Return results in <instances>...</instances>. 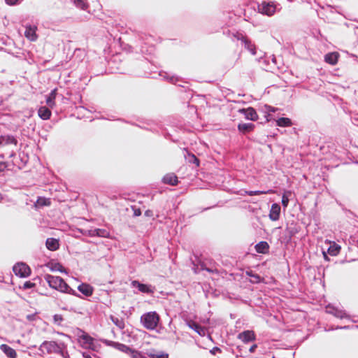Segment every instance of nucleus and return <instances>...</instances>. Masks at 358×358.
<instances>
[{"label":"nucleus","instance_id":"15","mask_svg":"<svg viewBox=\"0 0 358 358\" xmlns=\"http://www.w3.org/2000/svg\"><path fill=\"white\" fill-rule=\"evenodd\" d=\"M78 289L86 296L92 295L94 288L89 284L82 283L78 287Z\"/></svg>","mask_w":358,"mask_h":358},{"label":"nucleus","instance_id":"51","mask_svg":"<svg viewBox=\"0 0 358 358\" xmlns=\"http://www.w3.org/2000/svg\"><path fill=\"white\" fill-rule=\"evenodd\" d=\"M3 196L2 194L0 193V202L3 200Z\"/></svg>","mask_w":358,"mask_h":358},{"label":"nucleus","instance_id":"5","mask_svg":"<svg viewBox=\"0 0 358 358\" xmlns=\"http://www.w3.org/2000/svg\"><path fill=\"white\" fill-rule=\"evenodd\" d=\"M78 342L81 347L86 349H94V338L86 333H83L78 338Z\"/></svg>","mask_w":358,"mask_h":358},{"label":"nucleus","instance_id":"38","mask_svg":"<svg viewBox=\"0 0 358 358\" xmlns=\"http://www.w3.org/2000/svg\"><path fill=\"white\" fill-rule=\"evenodd\" d=\"M288 203H289V198L288 196L286 195V194H284L282 196V206L286 208L288 205Z\"/></svg>","mask_w":358,"mask_h":358},{"label":"nucleus","instance_id":"44","mask_svg":"<svg viewBox=\"0 0 358 358\" xmlns=\"http://www.w3.org/2000/svg\"><path fill=\"white\" fill-rule=\"evenodd\" d=\"M257 348V344H254V345H252L250 348V349H249L250 352H251V353L254 352L255 351V350H256V348Z\"/></svg>","mask_w":358,"mask_h":358},{"label":"nucleus","instance_id":"49","mask_svg":"<svg viewBox=\"0 0 358 358\" xmlns=\"http://www.w3.org/2000/svg\"><path fill=\"white\" fill-rule=\"evenodd\" d=\"M269 111L275 112V108H274L270 107V108H269Z\"/></svg>","mask_w":358,"mask_h":358},{"label":"nucleus","instance_id":"37","mask_svg":"<svg viewBox=\"0 0 358 358\" xmlns=\"http://www.w3.org/2000/svg\"><path fill=\"white\" fill-rule=\"evenodd\" d=\"M54 323L57 325H60L63 321V317L61 315L56 314L53 317Z\"/></svg>","mask_w":358,"mask_h":358},{"label":"nucleus","instance_id":"53","mask_svg":"<svg viewBox=\"0 0 358 358\" xmlns=\"http://www.w3.org/2000/svg\"><path fill=\"white\" fill-rule=\"evenodd\" d=\"M49 358H52V357H49Z\"/></svg>","mask_w":358,"mask_h":358},{"label":"nucleus","instance_id":"22","mask_svg":"<svg viewBox=\"0 0 358 358\" xmlns=\"http://www.w3.org/2000/svg\"><path fill=\"white\" fill-rule=\"evenodd\" d=\"M245 274L251 278L250 280L252 283H259L264 281V278L251 270L247 271Z\"/></svg>","mask_w":358,"mask_h":358},{"label":"nucleus","instance_id":"13","mask_svg":"<svg viewBox=\"0 0 358 358\" xmlns=\"http://www.w3.org/2000/svg\"><path fill=\"white\" fill-rule=\"evenodd\" d=\"M327 313L334 315L338 318L343 319L346 317V313L344 310L338 309L334 306H328L326 308Z\"/></svg>","mask_w":358,"mask_h":358},{"label":"nucleus","instance_id":"28","mask_svg":"<svg viewBox=\"0 0 358 358\" xmlns=\"http://www.w3.org/2000/svg\"><path fill=\"white\" fill-rule=\"evenodd\" d=\"M341 250V246L334 242L331 244L328 249V253L331 256H336Z\"/></svg>","mask_w":358,"mask_h":358},{"label":"nucleus","instance_id":"40","mask_svg":"<svg viewBox=\"0 0 358 358\" xmlns=\"http://www.w3.org/2000/svg\"><path fill=\"white\" fill-rule=\"evenodd\" d=\"M20 0H5L6 3L8 5H15L19 2Z\"/></svg>","mask_w":358,"mask_h":358},{"label":"nucleus","instance_id":"18","mask_svg":"<svg viewBox=\"0 0 358 358\" xmlns=\"http://www.w3.org/2000/svg\"><path fill=\"white\" fill-rule=\"evenodd\" d=\"M36 27H31L29 26L26 27L25 31H24V36L27 38H28L30 41H36L37 36L36 34Z\"/></svg>","mask_w":358,"mask_h":358},{"label":"nucleus","instance_id":"32","mask_svg":"<svg viewBox=\"0 0 358 358\" xmlns=\"http://www.w3.org/2000/svg\"><path fill=\"white\" fill-rule=\"evenodd\" d=\"M110 320L120 329H123L124 327V322L122 320H120L119 318L113 315H110Z\"/></svg>","mask_w":358,"mask_h":358},{"label":"nucleus","instance_id":"31","mask_svg":"<svg viewBox=\"0 0 358 358\" xmlns=\"http://www.w3.org/2000/svg\"><path fill=\"white\" fill-rule=\"evenodd\" d=\"M73 2L78 8L82 10H87L89 6L85 0H73Z\"/></svg>","mask_w":358,"mask_h":358},{"label":"nucleus","instance_id":"11","mask_svg":"<svg viewBox=\"0 0 358 358\" xmlns=\"http://www.w3.org/2000/svg\"><path fill=\"white\" fill-rule=\"evenodd\" d=\"M238 338L241 339L243 343H248L255 340L256 336L253 331H245L238 335Z\"/></svg>","mask_w":358,"mask_h":358},{"label":"nucleus","instance_id":"41","mask_svg":"<svg viewBox=\"0 0 358 358\" xmlns=\"http://www.w3.org/2000/svg\"><path fill=\"white\" fill-rule=\"evenodd\" d=\"M210 352L212 355H215L217 352H221V350L217 347H214Z\"/></svg>","mask_w":358,"mask_h":358},{"label":"nucleus","instance_id":"39","mask_svg":"<svg viewBox=\"0 0 358 358\" xmlns=\"http://www.w3.org/2000/svg\"><path fill=\"white\" fill-rule=\"evenodd\" d=\"M38 115L42 120H45V107H41L39 108Z\"/></svg>","mask_w":358,"mask_h":358},{"label":"nucleus","instance_id":"30","mask_svg":"<svg viewBox=\"0 0 358 358\" xmlns=\"http://www.w3.org/2000/svg\"><path fill=\"white\" fill-rule=\"evenodd\" d=\"M245 193L250 196H254V195L273 194V193H274V191L272 189H269L267 191H245Z\"/></svg>","mask_w":358,"mask_h":358},{"label":"nucleus","instance_id":"3","mask_svg":"<svg viewBox=\"0 0 358 358\" xmlns=\"http://www.w3.org/2000/svg\"><path fill=\"white\" fill-rule=\"evenodd\" d=\"M63 343L57 340L46 341V350L48 352L55 353L59 358H64L62 348Z\"/></svg>","mask_w":358,"mask_h":358},{"label":"nucleus","instance_id":"10","mask_svg":"<svg viewBox=\"0 0 358 358\" xmlns=\"http://www.w3.org/2000/svg\"><path fill=\"white\" fill-rule=\"evenodd\" d=\"M187 326L194 330L199 336H204L206 334V329L201 327L200 324L193 320H189L187 322Z\"/></svg>","mask_w":358,"mask_h":358},{"label":"nucleus","instance_id":"48","mask_svg":"<svg viewBox=\"0 0 358 358\" xmlns=\"http://www.w3.org/2000/svg\"><path fill=\"white\" fill-rule=\"evenodd\" d=\"M5 168V165L3 163L0 162V172L2 171Z\"/></svg>","mask_w":358,"mask_h":358},{"label":"nucleus","instance_id":"17","mask_svg":"<svg viewBox=\"0 0 358 358\" xmlns=\"http://www.w3.org/2000/svg\"><path fill=\"white\" fill-rule=\"evenodd\" d=\"M0 349L9 358H15L17 356L15 350L6 344H1Z\"/></svg>","mask_w":358,"mask_h":358},{"label":"nucleus","instance_id":"24","mask_svg":"<svg viewBox=\"0 0 358 358\" xmlns=\"http://www.w3.org/2000/svg\"><path fill=\"white\" fill-rule=\"evenodd\" d=\"M111 346H113V348L123 352H125L127 354H129L131 348H130L129 347L127 346L126 345L124 344H122V343H117V342H111L110 344Z\"/></svg>","mask_w":358,"mask_h":358},{"label":"nucleus","instance_id":"4","mask_svg":"<svg viewBox=\"0 0 358 358\" xmlns=\"http://www.w3.org/2000/svg\"><path fill=\"white\" fill-rule=\"evenodd\" d=\"M13 271L14 273L21 278H26L31 273L30 268L24 263L19 262L13 266Z\"/></svg>","mask_w":358,"mask_h":358},{"label":"nucleus","instance_id":"16","mask_svg":"<svg viewBox=\"0 0 358 358\" xmlns=\"http://www.w3.org/2000/svg\"><path fill=\"white\" fill-rule=\"evenodd\" d=\"M163 182L171 185H176L178 183V177L175 173H167L163 178Z\"/></svg>","mask_w":358,"mask_h":358},{"label":"nucleus","instance_id":"42","mask_svg":"<svg viewBox=\"0 0 358 358\" xmlns=\"http://www.w3.org/2000/svg\"><path fill=\"white\" fill-rule=\"evenodd\" d=\"M34 286V284L31 283V282H26L24 284V289H29V288H31Z\"/></svg>","mask_w":358,"mask_h":358},{"label":"nucleus","instance_id":"43","mask_svg":"<svg viewBox=\"0 0 358 358\" xmlns=\"http://www.w3.org/2000/svg\"><path fill=\"white\" fill-rule=\"evenodd\" d=\"M145 215L146 217H153V215H154L153 211L152 210H147L145 212Z\"/></svg>","mask_w":358,"mask_h":358},{"label":"nucleus","instance_id":"20","mask_svg":"<svg viewBox=\"0 0 358 358\" xmlns=\"http://www.w3.org/2000/svg\"><path fill=\"white\" fill-rule=\"evenodd\" d=\"M269 245L266 241H260L255 245V250L258 253L266 254L268 252Z\"/></svg>","mask_w":358,"mask_h":358},{"label":"nucleus","instance_id":"21","mask_svg":"<svg viewBox=\"0 0 358 358\" xmlns=\"http://www.w3.org/2000/svg\"><path fill=\"white\" fill-rule=\"evenodd\" d=\"M255 129V124L252 123H243L238 125V129L243 134H246L253 131Z\"/></svg>","mask_w":358,"mask_h":358},{"label":"nucleus","instance_id":"29","mask_svg":"<svg viewBox=\"0 0 358 358\" xmlns=\"http://www.w3.org/2000/svg\"><path fill=\"white\" fill-rule=\"evenodd\" d=\"M35 209L40 211L45 206V197L39 196L34 205Z\"/></svg>","mask_w":358,"mask_h":358},{"label":"nucleus","instance_id":"50","mask_svg":"<svg viewBox=\"0 0 358 358\" xmlns=\"http://www.w3.org/2000/svg\"><path fill=\"white\" fill-rule=\"evenodd\" d=\"M45 205H46V206L50 205V201H48V199H46V203H45Z\"/></svg>","mask_w":358,"mask_h":358},{"label":"nucleus","instance_id":"33","mask_svg":"<svg viewBox=\"0 0 358 358\" xmlns=\"http://www.w3.org/2000/svg\"><path fill=\"white\" fill-rule=\"evenodd\" d=\"M187 157L189 163L194 164L197 167L199 166V159L194 154L188 153Z\"/></svg>","mask_w":358,"mask_h":358},{"label":"nucleus","instance_id":"8","mask_svg":"<svg viewBox=\"0 0 358 358\" xmlns=\"http://www.w3.org/2000/svg\"><path fill=\"white\" fill-rule=\"evenodd\" d=\"M59 238H46V248L50 251H56L59 248Z\"/></svg>","mask_w":358,"mask_h":358},{"label":"nucleus","instance_id":"26","mask_svg":"<svg viewBox=\"0 0 358 358\" xmlns=\"http://www.w3.org/2000/svg\"><path fill=\"white\" fill-rule=\"evenodd\" d=\"M277 125L282 127H291L292 120L288 117H280L276 121Z\"/></svg>","mask_w":358,"mask_h":358},{"label":"nucleus","instance_id":"23","mask_svg":"<svg viewBox=\"0 0 358 358\" xmlns=\"http://www.w3.org/2000/svg\"><path fill=\"white\" fill-rule=\"evenodd\" d=\"M133 285L136 287L138 289V290L143 293L149 294V293L152 292V289H150V287L148 285H147L145 284L140 283L138 281H134Z\"/></svg>","mask_w":358,"mask_h":358},{"label":"nucleus","instance_id":"19","mask_svg":"<svg viewBox=\"0 0 358 358\" xmlns=\"http://www.w3.org/2000/svg\"><path fill=\"white\" fill-rule=\"evenodd\" d=\"M46 267L49 268L52 271H60L64 272L65 269L64 267L58 262L52 260L46 264Z\"/></svg>","mask_w":358,"mask_h":358},{"label":"nucleus","instance_id":"45","mask_svg":"<svg viewBox=\"0 0 358 358\" xmlns=\"http://www.w3.org/2000/svg\"><path fill=\"white\" fill-rule=\"evenodd\" d=\"M135 216H140L141 215V210L140 208L135 209L134 213Z\"/></svg>","mask_w":358,"mask_h":358},{"label":"nucleus","instance_id":"52","mask_svg":"<svg viewBox=\"0 0 358 358\" xmlns=\"http://www.w3.org/2000/svg\"><path fill=\"white\" fill-rule=\"evenodd\" d=\"M43 345H45V342H43V343L41 344V347H43Z\"/></svg>","mask_w":358,"mask_h":358},{"label":"nucleus","instance_id":"36","mask_svg":"<svg viewBox=\"0 0 358 358\" xmlns=\"http://www.w3.org/2000/svg\"><path fill=\"white\" fill-rule=\"evenodd\" d=\"M129 355L132 357V358H145L141 352L133 349L131 350Z\"/></svg>","mask_w":358,"mask_h":358},{"label":"nucleus","instance_id":"25","mask_svg":"<svg viewBox=\"0 0 358 358\" xmlns=\"http://www.w3.org/2000/svg\"><path fill=\"white\" fill-rule=\"evenodd\" d=\"M0 144L8 145V144H17V140L13 136H0Z\"/></svg>","mask_w":358,"mask_h":358},{"label":"nucleus","instance_id":"6","mask_svg":"<svg viewBox=\"0 0 358 358\" xmlns=\"http://www.w3.org/2000/svg\"><path fill=\"white\" fill-rule=\"evenodd\" d=\"M261 13L268 16L273 15L275 12V6L273 2H262L258 7Z\"/></svg>","mask_w":358,"mask_h":358},{"label":"nucleus","instance_id":"34","mask_svg":"<svg viewBox=\"0 0 358 358\" xmlns=\"http://www.w3.org/2000/svg\"><path fill=\"white\" fill-rule=\"evenodd\" d=\"M150 358H169V355L166 353L159 352V353H153L150 352L148 354Z\"/></svg>","mask_w":358,"mask_h":358},{"label":"nucleus","instance_id":"35","mask_svg":"<svg viewBox=\"0 0 358 358\" xmlns=\"http://www.w3.org/2000/svg\"><path fill=\"white\" fill-rule=\"evenodd\" d=\"M243 41L245 43V47L249 50L252 55H255L256 54L255 45L250 44V43H249L246 39H244Z\"/></svg>","mask_w":358,"mask_h":358},{"label":"nucleus","instance_id":"14","mask_svg":"<svg viewBox=\"0 0 358 358\" xmlns=\"http://www.w3.org/2000/svg\"><path fill=\"white\" fill-rule=\"evenodd\" d=\"M339 56V54L336 52H329L324 56V61L331 65H336L338 63Z\"/></svg>","mask_w":358,"mask_h":358},{"label":"nucleus","instance_id":"46","mask_svg":"<svg viewBox=\"0 0 358 358\" xmlns=\"http://www.w3.org/2000/svg\"><path fill=\"white\" fill-rule=\"evenodd\" d=\"M51 116V111L46 108V120L49 119Z\"/></svg>","mask_w":358,"mask_h":358},{"label":"nucleus","instance_id":"1","mask_svg":"<svg viewBox=\"0 0 358 358\" xmlns=\"http://www.w3.org/2000/svg\"><path fill=\"white\" fill-rule=\"evenodd\" d=\"M46 281L49 286L55 289L59 290L62 292L75 294V291L69 287L65 281L60 277L46 275Z\"/></svg>","mask_w":358,"mask_h":358},{"label":"nucleus","instance_id":"12","mask_svg":"<svg viewBox=\"0 0 358 358\" xmlns=\"http://www.w3.org/2000/svg\"><path fill=\"white\" fill-rule=\"evenodd\" d=\"M280 206L278 203H273L271 206L270 212H269V218L272 221H277L280 218Z\"/></svg>","mask_w":358,"mask_h":358},{"label":"nucleus","instance_id":"47","mask_svg":"<svg viewBox=\"0 0 358 358\" xmlns=\"http://www.w3.org/2000/svg\"><path fill=\"white\" fill-rule=\"evenodd\" d=\"M203 269L207 271L209 273H213V272L217 273V269H215V271H213V270H212L210 268H205Z\"/></svg>","mask_w":358,"mask_h":358},{"label":"nucleus","instance_id":"27","mask_svg":"<svg viewBox=\"0 0 358 358\" xmlns=\"http://www.w3.org/2000/svg\"><path fill=\"white\" fill-rule=\"evenodd\" d=\"M57 95V89L53 90L51 93L50 94L49 96L46 99V104L50 107L52 108L55 103V99Z\"/></svg>","mask_w":358,"mask_h":358},{"label":"nucleus","instance_id":"7","mask_svg":"<svg viewBox=\"0 0 358 358\" xmlns=\"http://www.w3.org/2000/svg\"><path fill=\"white\" fill-rule=\"evenodd\" d=\"M238 111L239 113L244 114L245 118L248 120L256 121L258 119V115L256 110L252 107L240 109Z\"/></svg>","mask_w":358,"mask_h":358},{"label":"nucleus","instance_id":"9","mask_svg":"<svg viewBox=\"0 0 358 358\" xmlns=\"http://www.w3.org/2000/svg\"><path fill=\"white\" fill-rule=\"evenodd\" d=\"M88 234L90 236H92V237L99 236V237L108 238H111L110 231L105 229H91L88 231Z\"/></svg>","mask_w":358,"mask_h":358},{"label":"nucleus","instance_id":"2","mask_svg":"<svg viewBox=\"0 0 358 358\" xmlns=\"http://www.w3.org/2000/svg\"><path fill=\"white\" fill-rule=\"evenodd\" d=\"M160 320V317L155 311H151L143 314L141 317V322L143 327L148 330H154L157 328Z\"/></svg>","mask_w":358,"mask_h":358}]
</instances>
